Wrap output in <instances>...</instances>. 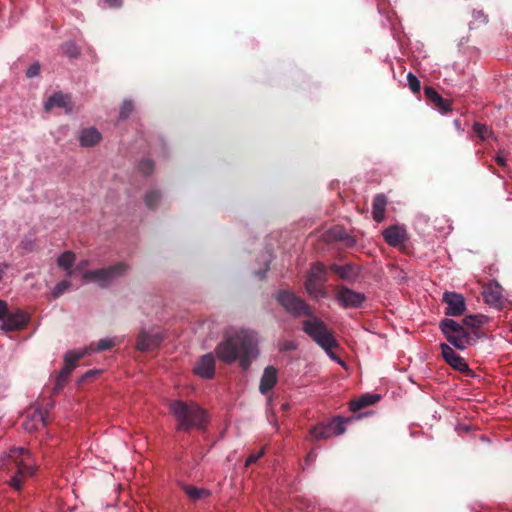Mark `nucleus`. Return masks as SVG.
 <instances>
[{"instance_id": "5", "label": "nucleus", "mask_w": 512, "mask_h": 512, "mask_svg": "<svg viewBox=\"0 0 512 512\" xmlns=\"http://www.w3.org/2000/svg\"><path fill=\"white\" fill-rule=\"evenodd\" d=\"M88 264L87 260L79 262L73 269L74 274L79 272L82 274L85 282L96 283L100 287L109 286L114 280L124 275L129 268L125 262H119L106 268L85 271Z\"/></svg>"}, {"instance_id": "3", "label": "nucleus", "mask_w": 512, "mask_h": 512, "mask_svg": "<svg viewBox=\"0 0 512 512\" xmlns=\"http://www.w3.org/2000/svg\"><path fill=\"white\" fill-rule=\"evenodd\" d=\"M306 317H308V319L303 321L302 330L325 351L330 359L343 365L344 362L333 352V349L338 347V343L333 334L329 331L327 325L320 318L315 316L313 311Z\"/></svg>"}, {"instance_id": "37", "label": "nucleus", "mask_w": 512, "mask_h": 512, "mask_svg": "<svg viewBox=\"0 0 512 512\" xmlns=\"http://www.w3.org/2000/svg\"><path fill=\"white\" fill-rule=\"evenodd\" d=\"M407 82H408V85H409V88L411 89V91L413 93H417L420 91V88H421V85H420V81L419 79L414 75L412 74L411 72H409L407 74Z\"/></svg>"}, {"instance_id": "23", "label": "nucleus", "mask_w": 512, "mask_h": 512, "mask_svg": "<svg viewBox=\"0 0 512 512\" xmlns=\"http://www.w3.org/2000/svg\"><path fill=\"white\" fill-rule=\"evenodd\" d=\"M74 260H75V255H74V253H72L70 251H66V252L62 253L57 259L58 266L65 269L66 275L69 277L74 275V271L72 268Z\"/></svg>"}, {"instance_id": "30", "label": "nucleus", "mask_w": 512, "mask_h": 512, "mask_svg": "<svg viewBox=\"0 0 512 512\" xmlns=\"http://www.w3.org/2000/svg\"><path fill=\"white\" fill-rule=\"evenodd\" d=\"M116 345V339L115 338H103L100 339L96 346L90 345L89 350L90 352H100L104 350H108Z\"/></svg>"}, {"instance_id": "14", "label": "nucleus", "mask_w": 512, "mask_h": 512, "mask_svg": "<svg viewBox=\"0 0 512 512\" xmlns=\"http://www.w3.org/2000/svg\"><path fill=\"white\" fill-rule=\"evenodd\" d=\"M383 237L385 241L393 247L400 246L406 240L407 234L406 230L403 227L393 225L386 228L383 232Z\"/></svg>"}, {"instance_id": "7", "label": "nucleus", "mask_w": 512, "mask_h": 512, "mask_svg": "<svg viewBox=\"0 0 512 512\" xmlns=\"http://www.w3.org/2000/svg\"><path fill=\"white\" fill-rule=\"evenodd\" d=\"M275 299L289 315L295 318L311 314L310 306L290 290H279L275 294Z\"/></svg>"}, {"instance_id": "8", "label": "nucleus", "mask_w": 512, "mask_h": 512, "mask_svg": "<svg viewBox=\"0 0 512 512\" xmlns=\"http://www.w3.org/2000/svg\"><path fill=\"white\" fill-rule=\"evenodd\" d=\"M442 302L446 305L445 314L447 316H461L466 310L465 298L460 293L445 291L443 293Z\"/></svg>"}, {"instance_id": "39", "label": "nucleus", "mask_w": 512, "mask_h": 512, "mask_svg": "<svg viewBox=\"0 0 512 512\" xmlns=\"http://www.w3.org/2000/svg\"><path fill=\"white\" fill-rule=\"evenodd\" d=\"M153 168H154V164L151 160L149 159H145L143 161H141L139 163V170L144 174V175H149L152 171H153Z\"/></svg>"}, {"instance_id": "1", "label": "nucleus", "mask_w": 512, "mask_h": 512, "mask_svg": "<svg viewBox=\"0 0 512 512\" xmlns=\"http://www.w3.org/2000/svg\"><path fill=\"white\" fill-rule=\"evenodd\" d=\"M257 344L258 338L254 331L233 329L228 331L224 340L217 345L216 354L225 363L239 360L241 368L246 370L259 354Z\"/></svg>"}, {"instance_id": "22", "label": "nucleus", "mask_w": 512, "mask_h": 512, "mask_svg": "<svg viewBox=\"0 0 512 512\" xmlns=\"http://www.w3.org/2000/svg\"><path fill=\"white\" fill-rule=\"evenodd\" d=\"M425 95L438 107L441 112L445 113L450 111L449 102L442 98V96L432 87H425Z\"/></svg>"}, {"instance_id": "20", "label": "nucleus", "mask_w": 512, "mask_h": 512, "mask_svg": "<svg viewBox=\"0 0 512 512\" xmlns=\"http://www.w3.org/2000/svg\"><path fill=\"white\" fill-rule=\"evenodd\" d=\"M387 205V199L383 194H377L373 199L372 216L373 219L380 223L384 220V213Z\"/></svg>"}, {"instance_id": "42", "label": "nucleus", "mask_w": 512, "mask_h": 512, "mask_svg": "<svg viewBox=\"0 0 512 512\" xmlns=\"http://www.w3.org/2000/svg\"><path fill=\"white\" fill-rule=\"evenodd\" d=\"M8 309V304L5 301L0 300V322L6 317Z\"/></svg>"}, {"instance_id": "10", "label": "nucleus", "mask_w": 512, "mask_h": 512, "mask_svg": "<svg viewBox=\"0 0 512 512\" xmlns=\"http://www.w3.org/2000/svg\"><path fill=\"white\" fill-rule=\"evenodd\" d=\"M29 318L22 310L6 312V317L0 323V329L5 332L16 331L22 329L28 322Z\"/></svg>"}, {"instance_id": "27", "label": "nucleus", "mask_w": 512, "mask_h": 512, "mask_svg": "<svg viewBox=\"0 0 512 512\" xmlns=\"http://www.w3.org/2000/svg\"><path fill=\"white\" fill-rule=\"evenodd\" d=\"M462 322L464 326L476 329L487 322V317L481 314L468 315L463 318Z\"/></svg>"}, {"instance_id": "18", "label": "nucleus", "mask_w": 512, "mask_h": 512, "mask_svg": "<svg viewBox=\"0 0 512 512\" xmlns=\"http://www.w3.org/2000/svg\"><path fill=\"white\" fill-rule=\"evenodd\" d=\"M483 297L487 304L491 306H500L502 302V288L498 284L489 285L483 291Z\"/></svg>"}, {"instance_id": "48", "label": "nucleus", "mask_w": 512, "mask_h": 512, "mask_svg": "<svg viewBox=\"0 0 512 512\" xmlns=\"http://www.w3.org/2000/svg\"><path fill=\"white\" fill-rule=\"evenodd\" d=\"M3 273H4V270L2 268H0V280L2 279Z\"/></svg>"}, {"instance_id": "33", "label": "nucleus", "mask_w": 512, "mask_h": 512, "mask_svg": "<svg viewBox=\"0 0 512 512\" xmlns=\"http://www.w3.org/2000/svg\"><path fill=\"white\" fill-rule=\"evenodd\" d=\"M63 53L69 58H77L80 55V49L76 43L69 41L62 45Z\"/></svg>"}, {"instance_id": "35", "label": "nucleus", "mask_w": 512, "mask_h": 512, "mask_svg": "<svg viewBox=\"0 0 512 512\" xmlns=\"http://www.w3.org/2000/svg\"><path fill=\"white\" fill-rule=\"evenodd\" d=\"M473 130L474 132L476 133V135L481 139V140H486L490 137L491 135V131L489 130V128L484 125V124H480V123H475L474 126H473Z\"/></svg>"}, {"instance_id": "46", "label": "nucleus", "mask_w": 512, "mask_h": 512, "mask_svg": "<svg viewBox=\"0 0 512 512\" xmlns=\"http://www.w3.org/2000/svg\"><path fill=\"white\" fill-rule=\"evenodd\" d=\"M65 370H66V365L64 366V368L59 373V378L60 379L64 380V379H66L69 376V374L65 373Z\"/></svg>"}, {"instance_id": "11", "label": "nucleus", "mask_w": 512, "mask_h": 512, "mask_svg": "<svg viewBox=\"0 0 512 512\" xmlns=\"http://www.w3.org/2000/svg\"><path fill=\"white\" fill-rule=\"evenodd\" d=\"M164 339L161 332H149L141 330L137 336L136 348L139 351L146 352L155 349Z\"/></svg>"}, {"instance_id": "41", "label": "nucleus", "mask_w": 512, "mask_h": 512, "mask_svg": "<svg viewBox=\"0 0 512 512\" xmlns=\"http://www.w3.org/2000/svg\"><path fill=\"white\" fill-rule=\"evenodd\" d=\"M263 454L264 451L260 450L257 453H252L251 455H249L248 458L246 459V466L256 462L260 457H262Z\"/></svg>"}, {"instance_id": "43", "label": "nucleus", "mask_w": 512, "mask_h": 512, "mask_svg": "<svg viewBox=\"0 0 512 512\" xmlns=\"http://www.w3.org/2000/svg\"><path fill=\"white\" fill-rule=\"evenodd\" d=\"M473 17L475 20H478L481 23H487V21H488L487 16L484 15V13L482 11H475L473 13Z\"/></svg>"}, {"instance_id": "16", "label": "nucleus", "mask_w": 512, "mask_h": 512, "mask_svg": "<svg viewBox=\"0 0 512 512\" xmlns=\"http://www.w3.org/2000/svg\"><path fill=\"white\" fill-rule=\"evenodd\" d=\"M278 380V373L276 368L273 366H267L264 369L262 377L260 379L259 391L261 394L266 395L275 386Z\"/></svg>"}, {"instance_id": "45", "label": "nucleus", "mask_w": 512, "mask_h": 512, "mask_svg": "<svg viewBox=\"0 0 512 512\" xmlns=\"http://www.w3.org/2000/svg\"><path fill=\"white\" fill-rule=\"evenodd\" d=\"M105 2L111 8H118L122 4V0H105Z\"/></svg>"}, {"instance_id": "2", "label": "nucleus", "mask_w": 512, "mask_h": 512, "mask_svg": "<svg viewBox=\"0 0 512 512\" xmlns=\"http://www.w3.org/2000/svg\"><path fill=\"white\" fill-rule=\"evenodd\" d=\"M169 411L177 422V430L189 431L205 427L206 412L196 402L173 400L169 404Z\"/></svg>"}, {"instance_id": "47", "label": "nucleus", "mask_w": 512, "mask_h": 512, "mask_svg": "<svg viewBox=\"0 0 512 512\" xmlns=\"http://www.w3.org/2000/svg\"><path fill=\"white\" fill-rule=\"evenodd\" d=\"M265 272H266V270H265V271H261V272H259V276H260V278H263V277H264Z\"/></svg>"}, {"instance_id": "15", "label": "nucleus", "mask_w": 512, "mask_h": 512, "mask_svg": "<svg viewBox=\"0 0 512 512\" xmlns=\"http://www.w3.org/2000/svg\"><path fill=\"white\" fill-rule=\"evenodd\" d=\"M47 425V411L36 409L24 421L23 427L28 432L38 430L40 427Z\"/></svg>"}, {"instance_id": "28", "label": "nucleus", "mask_w": 512, "mask_h": 512, "mask_svg": "<svg viewBox=\"0 0 512 512\" xmlns=\"http://www.w3.org/2000/svg\"><path fill=\"white\" fill-rule=\"evenodd\" d=\"M319 285H322V283L315 281L307 276L305 281V289L309 295L314 297H324L325 292L319 287Z\"/></svg>"}, {"instance_id": "49", "label": "nucleus", "mask_w": 512, "mask_h": 512, "mask_svg": "<svg viewBox=\"0 0 512 512\" xmlns=\"http://www.w3.org/2000/svg\"><path fill=\"white\" fill-rule=\"evenodd\" d=\"M294 346L293 345H287V349H293Z\"/></svg>"}, {"instance_id": "21", "label": "nucleus", "mask_w": 512, "mask_h": 512, "mask_svg": "<svg viewBox=\"0 0 512 512\" xmlns=\"http://www.w3.org/2000/svg\"><path fill=\"white\" fill-rule=\"evenodd\" d=\"M89 353V348L68 351L64 356V362L66 364L65 373L70 374L71 371L75 368L76 362Z\"/></svg>"}, {"instance_id": "24", "label": "nucleus", "mask_w": 512, "mask_h": 512, "mask_svg": "<svg viewBox=\"0 0 512 512\" xmlns=\"http://www.w3.org/2000/svg\"><path fill=\"white\" fill-rule=\"evenodd\" d=\"M330 270L338 274L343 280H351L356 276L355 268L351 264L337 265L333 264L330 266Z\"/></svg>"}, {"instance_id": "9", "label": "nucleus", "mask_w": 512, "mask_h": 512, "mask_svg": "<svg viewBox=\"0 0 512 512\" xmlns=\"http://www.w3.org/2000/svg\"><path fill=\"white\" fill-rule=\"evenodd\" d=\"M363 293L351 290L345 286H340L336 292V300L343 308H358L365 301Z\"/></svg>"}, {"instance_id": "44", "label": "nucleus", "mask_w": 512, "mask_h": 512, "mask_svg": "<svg viewBox=\"0 0 512 512\" xmlns=\"http://www.w3.org/2000/svg\"><path fill=\"white\" fill-rule=\"evenodd\" d=\"M495 161L497 162V164H499L500 166H506V158L505 156L502 154V152L500 151L496 157H495Z\"/></svg>"}, {"instance_id": "17", "label": "nucleus", "mask_w": 512, "mask_h": 512, "mask_svg": "<svg viewBox=\"0 0 512 512\" xmlns=\"http://www.w3.org/2000/svg\"><path fill=\"white\" fill-rule=\"evenodd\" d=\"M54 107L64 108L67 113L72 111V105L69 97L61 92L51 95L44 104V108L47 111Z\"/></svg>"}, {"instance_id": "19", "label": "nucleus", "mask_w": 512, "mask_h": 512, "mask_svg": "<svg viewBox=\"0 0 512 512\" xmlns=\"http://www.w3.org/2000/svg\"><path fill=\"white\" fill-rule=\"evenodd\" d=\"M101 138V133L94 127L83 129L79 135V141L83 147H92L96 145Z\"/></svg>"}, {"instance_id": "38", "label": "nucleus", "mask_w": 512, "mask_h": 512, "mask_svg": "<svg viewBox=\"0 0 512 512\" xmlns=\"http://www.w3.org/2000/svg\"><path fill=\"white\" fill-rule=\"evenodd\" d=\"M133 104L131 101L129 100H125L121 106V109H120V119L121 120H125L129 117V115L131 114V112L133 111Z\"/></svg>"}, {"instance_id": "12", "label": "nucleus", "mask_w": 512, "mask_h": 512, "mask_svg": "<svg viewBox=\"0 0 512 512\" xmlns=\"http://www.w3.org/2000/svg\"><path fill=\"white\" fill-rule=\"evenodd\" d=\"M440 348L442 357L444 358L445 362L449 364L452 368L460 372H465L469 370L468 364L466 363L464 358L457 354L450 345L446 343H441Z\"/></svg>"}, {"instance_id": "31", "label": "nucleus", "mask_w": 512, "mask_h": 512, "mask_svg": "<svg viewBox=\"0 0 512 512\" xmlns=\"http://www.w3.org/2000/svg\"><path fill=\"white\" fill-rule=\"evenodd\" d=\"M185 492L192 500H199L210 495V492L208 490L197 488L195 486H186Z\"/></svg>"}, {"instance_id": "36", "label": "nucleus", "mask_w": 512, "mask_h": 512, "mask_svg": "<svg viewBox=\"0 0 512 512\" xmlns=\"http://www.w3.org/2000/svg\"><path fill=\"white\" fill-rule=\"evenodd\" d=\"M70 287V282L67 280L60 281L56 284L52 291V296L54 298L60 297L63 293H65Z\"/></svg>"}, {"instance_id": "6", "label": "nucleus", "mask_w": 512, "mask_h": 512, "mask_svg": "<svg viewBox=\"0 0 512 512\" xmlns=\"http://www.w3.org/2000/svg\"><path fill=\"white\" fill-rule=\"evenodd\" d=\"M439 327L447 341L456 349L465 350L472 341L470 334L463 325L451 318L440 321Z\"/></svg>"}, {"instance_id": "40", "label": "nucleus", "mask_w": 512, "mask_h": 512, "mask_svg": "<svg viewBox=\"0 0 512 512\" xmlns=\"http://www.w3.org/2000/svg\"><path fill=\"white\" fill-rule=\"evenodd\" d=\"M40 73V65L38 63H34L29 66V68L26 70V76L28 78H33L37 76Z\"/></svg>"}, {"instance_id": "29", "label": "nucleus", "mask_w": 512, "mask_h": 512, "mask_svg": "<svg viewBox=\"0 0 512 512\" xmlns=\"http://www.w3.org/2000/svg\"><path fill=\"white\" fill-rule=\"evenodd\" d=\"M311 433H312V436L315 439H317V440H319V439H328L331 436H333L329 423H327V424H320V425L315 426L312 429Z\"/></svg>"}, {"instance_id": "32", "label": "nucleus", "mask_w": 512, "mask_h": 512, "mask_svg": "<svg viewBox=\"0 0 512 512\" xmlns=\"http://www.w3.org/2000/svg\"><path fill=\"white\" fill-rule=\"evenodd\" d=\"M347 421H348L347 419L336 418V419L332 420L331 422H329L332 435L339 436V435L343 434L346 431Z\"/></svg>"}, {"instance_id": "13", "label": "nucleus", "mask_w": 512, "mask_h": 512, "mask_svg": "<svg viewBox=\"0 0 512 512\" xmlns=\"http://www.w3.org/2000/svg\"><path fill=\"white\" fill-rule=\"evenodd\" d=\"M194 373L204 379H211L215 375V358L208 353L203 355L193 368Z\"/></svg>"}, {"instance_id": "25", "label": "nucleus", "mask_w": 512, "mask_h": 512, "mask_svg": "<svg viewBox=\"0 0 512 512\" xmlns=\"http://www.w3.org/2000/svg\"><path fill=\"white\" fill-rule=\"evenodd\" d=\"M308 277L324 284L327 281V269L323 264L316 263L311 267Z\"/></svg>"}, {"instance_id": "34", "label": "nucleus", "mask_w": 512, "mask_h": 512, "mask_svg": "<svg viewBox=\"0 0 512 512\" xmlns=\"http://www.w3.org/2000/svg\"><path fill=\"white\" fill-rule=\"evenodd\" d=\"M161 199L159 191L151 190L145 195V204L148 208H155Z\"/></svg>"}, {"instance_id": "4", "label": "nucleus", "mask_w": 512, "mask_h": 512, "mask_svg": "<svg viewBox=\"0 0 512 512\" xmlns=\"http://www.w3.org/2000/svg\"><path fill=\"white\" fill-rule=\"evenodd\" d=\"M2 466L11 470L16 469L15 475L11 478V486L16 490L21 488L22 480L34 473L32 458L29 451L22 447H13L1 457Z\"/></svg>"}, {"instance_id": "26", "label": "nucleus", "mask_w": 512, "mask_h": 512, "mask_svg": "<svg viewBox=\"0 0 512 512\" xmlns=\"http://www.w3.org/2000/svg\"><path fill=\"white\" fill-rule=\"evenodd\" d=\"M380 400L379 394H366L351 403L352 410H358L365 406L372 405Z\"/></svg>"}]
</instances>
